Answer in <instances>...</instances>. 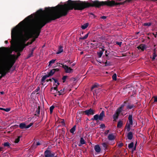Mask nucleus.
I'll list each match as a JSON object with an SVG mask.
<instances>
[{
  "mask_svg": "<svg viewBox=\"0 0 157 157\" xmlns=\"http://www.w3.org/2000/svg\"><path fill=\"white\" fill-rule=\"evenodd\" d=\"M131 127V125H128V122H127L125 127V129H126L127 132H129L130 131Z\"/></svg>",
  "mask_w": 157,
  "mask_h": 157,
  "instance_id": "obj_18",
  "label": "nucleus"
},
{
  "mask_svg": "<svg viewBox=\"0 0 157 157\" xmlns=\"http://www.w3.org/2000/svg\"><path fill=\"white\" fill-rule=\"evenodd\" d=\"M128 124L129 125H132L133 124V121H132V115L130 114L129 115L128 117Z\"/></svg>",
  "mask_w": 157,
  "mask_h": 157,
  "instance_id": "obj_6",
  "label": "nucleus"
},
{
  "mask_svg": "<svg viewBox=\"0 0 157 157\" xmlns=\"http://www.w3.org/2000/svg\"><path fill=\"white\" fill-rule=\"evenodd\" d=\"M101 18L102 19H105L106 18V17L105 16H102L101 17Z\"/></svg>",
  "mask_w": 157,
  "mask_h": 157,
  "instance_id": "obj_62",
  "label": "nucleus"
},
{
  "mask_svg": "<svg viewBox=\"0 0 157 157\" xmlns=\"http://www.w3.org/2000/svg\"><path fill=\"white\" fill-rule=\"evenodd\" d=\"M123 124V121L120 120L118 122L117 127L118 128H121L122 127Z\"/></svg>",
  "mask_w": 157,
  "mask_h": 157,
  "instance_id": "obj_19",
  "label": "nucleus"
},
{
  "mask_svg": "<svg viewBox=\"0 0 157 157\" xmlns=\"http://www.w3.org/2000/svg\"><path fill=\"white\" fill-rule=\"evenodd\" d=\"M157 56L156 53H153V56L152 57V60H154L155 59V58Z\"/></svg>",
  "mask_w": 157,
  "mask_h": 157,
  "instance_id": "obj_49",
  "label": "nucleus"
},
{
  "mask_svg": "<svg viewBox=\"0 0 157 157\" xmlns=\"http://www.w3.org/2000/svg\"><path fill=\"white\" fill-rule=\"evenodd\" d=\"M136 107V105H134L132 104L131 105H128L127 106V109H131L132 108Z\"/></svg>",
  "mask_w": 157,
  "mask_h": 157,
  "instance_id": "obj_28",
  "label": "nucleus"
},
{
  "mask_svg": "<svg viewBox=\"0 0 157 157\" xmlns=\"http://www.w3.org/2000/svg\"><path fill=\"white\" fill-rule=\"evenodd\" d=\"M55 106L53 105H52L50 107L49 109L51 114H52V113L53 112V110Z\"/></svg>",
  "mask_w": 157,
  "mask_h": 157,
  "instance_id": "obj_36",
  "label": "nucleus"
},
{
  "mask_svg": "<svg viewBox=\"0 0 157 157\" xmlns=\"http://www.w3.org/2000/svg\"><path fill=\"white\" fill-rule=\"evenodd\" d=\"M10 110V108H7L5 109L4 111L6 112H9Z\"/></svg>",
  "mask_w": 157,
  "mask_h": 157,
  "instance_id": "obj_55",
  "label": "nucleus"
},
{
  "mask_svg": "<svg viewBox=\"0 0 157 157\" xmlns=\"http://www.w3.org/2000/svg\"><path fill=\"white\" fill-rule=\"evenodd\" d=\"M117 75L116 74H114L112 76V78L113 80L116 81L117 80Z\"/></svg>",
  "mask_w": 157,
  "mask_h": 157,
  "instance_id": "obj_38",
  "label": "nucleus"
},
{
  "mask_svg": "<svg viewBox=\"0 0 157 157\" xmlns=\"http://www.w3.org/2000/svg\"><path fill=\"white\" fill-rule=\"evenodd\" d=\"M104 117H105V112L104 111H102L99 115V120L101 121H102Z\"/></svg>",
  "mask_w": 157,
  "mask_h": 157,
  "instance_id": "obj_11",
  "label": "nucleus"
},
{
  "mask_svg": "<svg viewBox=\"0 0 157 157\" xmlns=\"http://www.w3.org/2000/svg\"><path fill=\"white\" fill-rule=\"evenodd\" d=\"M21 136H18V137L15 139L14 142L15 143H18L20 141V138H21Z\"/></svg>",
  "mask_w": 157,
  "mask_h": 157,
  "instance_id": "obj_33",
  "label": "nucleus"
},
{
  "mask_svg": "<svg viewBox=\"0 0 157 157\" xmlns=\"http://www.w3.org/2000/svg\"><path fill=\"white\" fill-rule=\"evenodd\" d=\"M94 149L97 153H99L100 152L101 148L99 145H96L94 147Z\"/></svg>",
  "mask_w": 157,
  "mask_h": 157,
  "instance_id": "obj_13",
  "label": "nucleus"
},
{
  "mask_svg": "<svg viewBox=\"0 0 157 157\" xmlns=\"http://www.w3.org/2000/svg\"><path fill=\"white\" fill-rule=\"evenodd\" d=\"M52 78H50V79H47L46 81V82H48L49 81H50L51 82H52Z\"/></svg>",
  "mask_w": 157,
  "mask_h": 157,
  "instance_id": "obj_63",
  "label": "nucleus"
},
{
  "mask_svg": "<svg viewBox=\"0 0 157 157\" xmlns=\"http://www.w3.org/2000/svg\"><path fill=\"white\" fill-rule=\"evenodd\" d=\"M65 88H63V90H61L60 91H58V93H59V95H60L63 94L65 93L64 92Z\"/></svg>",
  "mask_w": 157,
  "mask_h": 157,
  "instance_id": "obj_30",
  "label": "nucleus"
},
{
  "mask_svg": "<svg viewBox=\"0 0 157 157\" xmlns=\"http://www.w3.org/2000/svg\"><path fill=\"white\" fill-rule=\"evenodd\" d=\"M48 77H49L48 76V75H45L42 78L41 80V82H42L41 84L42 85H44L43 84V82H44L45 80L47 78H48Z\"/></svg>",
  "mask_w": 157,
  "mask_h": 157,
  "instance_id": "obj_21",
  "label": "nucleus"
},
{
  "mask_svg": "<svg viewBox=\"0 0 157 157\" xmlns=\"http://www.w3.org/2000/svg\"><path fill=\"white\" fill-rule=\"evenodd\" d=\"M76 126L74 125L71 129L70 130V132L72 134H74V132L76 129Z\"/></svg>",
  "mask_w": 157,
  "mask_h": 157,
  "instance_id": "obj_22",
  "label": "nucleus"
},
{
  "mask_svg": "<svg viewBox=\"0 0 157 157\" xmlns=\"http://www.w3.org/2000/svg\"><path fill=\"white\" fill-rule=\"evenodd\" d=\"M62 65V67L63 68L65 72L66 73H71L73 72V69H71L70 67H68V66L66 65H64L62 63H59Z\"/></svg>",
  "mask_w": 157,
  "mask_h": 157,
  "instance_id": "obj_4",
  "label": "nucleus"
},
{
  "mask_svg": "<svg viewBox=\"0 0 157 157\" xmlns=\"http://www.w3.org/2000/svg\"><path fill=\"white\" fill-rule=\"evenodd\" d=\"M139 49H141L142 51H144L146 48V46L144 44H141L137 47Z\"/></svg>",
  "mask_w": 157,
  "mask_h": 157,
  "instance_id": "obj_10",
  "label": "nucleus"
},
{
  "mask_svg": "<svg viewBox=\"0 0 157 157\" xmlns=\"http://www.w3.org/2000/svg\"><path fill=\"white\" fill-rule=\"evenodd\" d=\"M90 44L92 45L93 47H97V46L98 45V44L97 43H96L94 44L91 43Z\"/></svg>",
  "mask_w": 157,
  "mask_h": 157,
  "instance_id": "obj_41",
  "label": "nucleus"
},
{
  "mask_svg": "<svg viewBox=\"0 0 157 157\" xmlns=\"http://www.w3.org/2000/svg\"><path fill=\"white\" fill-rule=\"evenodd\" d=\"M98 86V84L97 83H95V84L93 85L91 87V90L92 91L94 88L97 87Z\"/></svg>",
  "mask_w": 157,
  "mask_h": 157,
  "instance_id": "obj_27",
  "label": "nucleus"
},
{
  "mask_svg": "<svg viewBox=\"0 0 157 157\" xmlns=\"http://www.w3.org/2000/svg\"><path fill=\"white\" fill-rule=\"evenodd\" d=\"M33 123H30V124L29 125H26V128H29L32 125H33Z\"/></svg>",
  "mask_w": 157,
  "mask_h": 157,
  "instance_id": "obj_45",
  "label": "nucleus"
},
{
  "mask_svg": "<svg viewBox=\"0 0 157 157\" xmlns=\"http://www.w3.org/2000/svg\"><path fill=\"white\" fill-rule=\"evenodd\" d=\"M132 0H126L122 2H116L113 0H107L105 1L100 2L98 1H92L90 3L86 2L85 1H72L68 0V2L71 7L73 8L75 10H82L85 8L90 7H94L99 8L101 6H107L112 7L114 6L123 5L126 3H128Z\"/></svg>",
  "mask_w": 157,
  "mask_h": 157,
  "instance_id": "obj_2",
  "label": "nucleus"
},
{
  "mask_svg": "<svg viewBox=\"0 0 157 157\" xmlns=\"http://www.w3.org/2000/svg\"><path fill=\"white\" fill-rule=\"evenodd\" d=\"M109 54V53L108 52L107 50H106L105 51V55L106 56L108 57V55Z\"/></svg>",
  "mask_w": 157,
  "mask_h": 157,
  "instance_id": "obj_58",
  "label": "nucleus"
},
{
  "mask_svg": "<svg viewBox=\"0 0 157 157\" xmlns=\"http://www.w3.org/2000/svg\"><path fill=\"white\" fill-rule=\"evenodd\" d=\"M33 36H34L35 38H34L33 39H32L31 41V42H32V44L33 43V42H34L35 40L36 39V38H35V35H33L32 37H33Z\"/></svg>",
  "mask_w": 157,
  "mask_h": 157,
  "instance_id": "obj_53",
  "label": "nucleus"
},
{
  "mask_svg": "<svg viewBox=\"0 0 157 157\" xmlns=\"http://www.w3.org/2000/svg\"><path fill=\"white\" fill-rule=\"evenodd\" d=\"M40 106H39L37 109L36 110V113L35 114V116L39 117V114H40Z\"/></svg>",
  "mask_w": 157,
  "mask_h": 157,
  "instance_id": "obj_14",
  "label": "nucleus"
},
{
  "mask_svg": "<svg viewBox=\"0 0 157 157\" xmlns=\"http://www.w3.org/2000/svg\"><path fill=\"white\" fill-rule=\"evenodd\" d=\"M104 51L105 50H101L99 52H97V54L99 58H101V57Z\"/></svg>",
  "mask_w": 157,
  "mask_h": 157,
  "instance_id": "obj_23",
  "label": "nucleus"
},
{
  "mask_svg": "<svg viewBox=\"0 0 157 157\" xmlns=\"http://www.w3.org/2000/svg\"><path fill=\"white\" fill-rule=\"evenodd\" d=\"M57 88L58 87L56 86L54 87H52L50 89V91L52 92H54L52 91L53 89H54L55 90H56V91H58V90H57Z\"/></svg>",
  "mask_w": 157,
  "mask_h": 157,
  "instance_id": "obj_34",
  "label": "nucleus"
},
{
  "mask_svg": "<svg viewBox=\"0 0 157 157\" xmlns=\"http://www.w3.org/2000/svg\"><path fill=\"white\" fill-rule=\"evenodd\" d=\"M151 25V22H149V23H144L143 24V26H150Z\"/></svg>",
  "mask_w": 157,
  "mask_h": 157,
  "instance_id": "obj_37",
  "label": "nucleus"
},
{
  "mask_svg": "<svg viewBox=\"0 0 157 157\" xmlns=\"http://www.w3.org/2000/svg\"><path fill=\"white\" fill-rule=\"evenodd\" d=\"M55 72L53 71L52 69L48 73V75L49 77L52 76L55 73Z\"/></svg>",
  "mask_w": 157,
  "mask_h": 157,
  "instance_id": "obj_25",
  "label": "nucleus"
},
{
  "mask_svg": "<svg viewBox=\"0 0 157 157\" xmlns=\"http://www.w3.org/2000/svg\"><path fill=\"white\" fill-rule=\"evenodd\" d=\"M55 155V154L52 153L51 152V157H54Z\"/></svg>",
  "mask_w": 157,
  "mask_h": 157,
  "instance_id": "obj_61",
  "label": "nucleus"
},
{
  "mask_svg": "<svg viewBox=\"0 0 157 157\" xmlns=\"http://www.w3.org/2000/svg\"><path fill=\"white\" fill-rule=\"evenodd\" d=\"M60 83H59L58 82L57 83H56V84H53V86H58L59 85Z\"/></svg>",
  "mask_w": 157,
  "mask_h": 157,
  "instance_id": "obj_59",
  "label": "nucleus"
},
{
  "mask_svg": "<svg viewBox=\"0 0 157 157\" xmlns=\"http://www.w3.org/2000/svg\"><path fill=\"white\" fill-rule=\"evenodd\" d=\"M63 51V47L61 46L59 47L58 52L56 53L57 54H59Z\"/></svg>",
  "mask_w": 157,
  "mask_h": 157,
  "instance_id": "obj_16",
  "label": "nucleus"
},
{
  "mask_svg": "<svg viewBox=\"0 0 157 157\" xmlns=\"http://www.w3.org/2000/svg\"><path fill=\"white\" fill-rule=\"evenodd\" d=\"M98 119L99 120V115L98 114H96L94 116V118H92L91 120H95L96 121L98 120Z\"/></svg>",
  "mask_w": 157,
  "mask_h": 157,
  "instance_id": "obj_26",
  "label": "nucleus"
},
{
  "mask_svg": "<svg viewBox=\"0 0 157 157\" xmlns=\"http://www.w3.org/2000/svg\"><path fill=\"white\" fill-rule=\"evenodd\" d=\"M109 130H105V132H104V134L105 136L109 132Z\"/></svg>",
  "mask_w": 157,
  "mask_h": 157,
  "instance_id": "obj_52",
  "label": "nucleus"
},
{
  "mask_svg": "<svg viewBox=\"0 0 157 157\" xmlns=\"http://www.w3.org/2000/svg\"><path fill=\"white\" fill-rule=\"evenodd\" d=\"M94 110L90 108L89 109L83 111V113L88 116L90 115H93L94 114Z\"/></svg>",
  "mask_w": 157,
  "mask_h": 157,
  "instance_id": "obj_5",
  "label": "nucleus"
},
{
  "mask_svg": "<svg viewBox=\"0 0 157 157\" xmlns=\"http://www.w3.org/2000/svg\"><path fill=\"white\" fill-rule=\"evenodd\" d=\"M89 33H87V34H86L84 36H83V37H80V39H81V40H85V39H86L88 37V35H89Z\"/></svg>",
  "mask_w": 157,
  "mask_h": 157,
  "instance_id": "obj_32",
  "label": "nucleus"
},
{
  "mask_svg": "<svg viewBox=\"0 0 157 157\" xmlns=\"http://www.w3.org/2000/svg\"><path fill=\"white\" fill-rule=\"evenodd\" d=\"M5 48H0V79L10 72L15 62L14 55L6 56L5 53Z\"/></svg>",
  "mask_w": 157,
  "mask_h": 157,
  "instance_id": "obj_3",
  "label": "nucleus"
},
{
  "mask_svg": "<svg viewBox=\"0 0 157 157\" xmlns=\"http://www.w3.org/2000/svg\"><path fill=\"white\" fill-rule=\"evenodd\" d=\"M67 77V76H63L62 79L63 80V83L64 82Z\"/></svg>",
  "mask_w": 157,
  "mask_h": 157,
  "instance_id": "obj_42",
  "label": "nucleus"
},
{
  "mask_svg": "<svg viewBox=\"0 0 157 157\" xmlns=\"http://www.w3.org/2000/svg\"><path fill=\"white\" fill-rule=\"evenodd\" d=\"M61 123L62 124V125L65 126V121H64V119H62V121L61 122Z\"/></svg>",
  "mask_w": 157,
  "mask_h": 157,
  "instance_id": "obj_50",
  "label": "nucleus"
},
{
  "mask_svg": "<svg viewBox=\"0 0 157 157\" xmlns=\"http://www.w3.org/2000/svg\"><path fill=\"white\" fill-rule=\"evenodd\" d=\"M116 44H117L118 45H119L120 46H121V45L122 44V42H116Z\"/></svg>",
  "mask_w": 157,
  "mask_h": 157,
  "instance_id": "obj_57",
  "label": "nucleus"
},
{
  "mask_svg": "<svg viewBox=\"0 0 157 157\" xmlns=\"http://www.w3.org/2000/svg\"><path fill=\"white\" fill-rule=\"evenodd\" d=\"M26 125L25 123H21L19 125V127L21 129L26 128Z\"/></svg>",
  "mask_w": 157,
  "mask_h": 157,
  "instance_id": "obj_15",
  "label": "nucleus"
},
{
  "mask_svg": "<svg viewBox=\"0 0 157 157\" xmlns=\"http://www.w3.org/2000/svg\"><path fill=\"white\" fill-rule=\"evenodd\" d=\"M52 79H53L54 81V84H55L56 83H57L58 82V80L55 78H52Z\"/></svg>",
  "mask_w": 157,
  "mask_h": 157,
  "instance_id": "obj_51",
  "label": "nucleus"
},
{
  "mask_svg": "<svg viewBox=\"0 0 157 157\" xmlns=\"http://www.w3.org/2000/svg\"><path fill=\"white\" fill-rule=\"evenodd\" d=\"M53 71L55 72V73L56 72H58L59 71V69L58 68H55L52 69Z\"/></svg>",
  "mask_w": 157,
  "mask_h": 157,
  "instance_id": "obj_54",
  "label": "nucleus"
},
{
  "mask_svg": "<svg viewBox=\"0 0 157 157\" xmlns=\"http://www.w3.org/2000/svg\"><path fill=\"white\" fill-rule=\"evenodd\" d=\"M124 106V105H121V106L118 108L116 110V112H115L116 113L118 114H120L122 110V109L123 107Z\"/></svg>",
  "mask_w": 157,
  "mask_h": 157,
  "instance_id": "obj_9",
  "label": "nucleus"
},
{
  "mask_svg": "<svg viewBox=\"0 0 157 157\" xmlns=\"http://www.w3.org/2000/svg\"><path fill=\"white\" fill-rule=\"evenodd\" d=\"M97 90H95V91L94 92V95L95 94V96H96V98H98V97L99 94L97 93Z\"/></svg>",
  "mask_w": 157,
  "mask_h": 157,
  "instance_id": "obj_47",
  "label": "nucleus"
},
{
  "mask_svg": "<svg viewBox=\"0 0 157 157\" xmlns=\"http://www.w3.org/2000/svg\"><path fill=\"white\" fill-rule=\"evenodd\" d=\"M89 25L88 23H86L84 24L83 25H82L81 28L83 29H85L87 28Z\"/></svg>",
  "mask_w": 157,
  "mask_h": 157,
  "instance_id": "obj_29",
  "label": "nucleus"
},
{
  "mask_svg": "<svg viewBox=\"0 0 157 157\" xmlns=\"http://www.w3.org/2000/svg\"><path fill=\"white\" fill-rule=\"evenodd\" d=\"M111 65V63L109 61H107L106 60V62L105 63V66H110Z\"/></svg>",
  "mask_w": 157,
  "mask_h": 157,
  "instance_id": "obj_35",
  "label": "nucleus"
},
{
  "mask_svg": "<svg viewBox=\"0 0 157 157\" xmlns=\"http://www.w3.org/2000/svg\"><path fill=\"white\" fill-rule=\"evenodd\" d=\"M119 114L115 113L113 115V118L114 119L113 121H116V120L118 119Z\"/></svg>",
  "mask_w": 157,
  "mask_h": 157,
  "instance_id": "obj_17",
  "label": "nucleus"
},
{
  "mask_svg": "<svg viewBox=\"0 0 157 157\" xmlns=\"http://www.w3.org/2000/svg\"><path fill=\"white\" fill-rule=\"evenodd\" d=\"M56 61V59H52L51 61H50L49 62V63L48 65V66H51V64L53 63H55Z\"/></svg>",
  "mask_w": 157,
  "mask_h": 157,
  "instance_id": "obj_40",
  "label": "nucleus"
},
{
  "mask_svg": "<svg viewBox=\"0 0 157 157\" xmlns=\"http://www.w3.org/2000/svg\"><path fill=\"white\" fill-rule=\"evenodd\" d=\"M105 126L104 124H102L100 125V128L103 129L105 128Z\"/></svg>",
  "mask_w": 157,
  "mask_h": 157,
  "instance_id": "obj_44",
  "label": "nucleus"
},
{
  "mask_svg": "<svg viewBox=\"0 0 157 157\" xmlns=\"http://www.w3.org/2000/svg\"><path fill=\"white\" fill-rule=\"evenodd\" d=\"M51 153L50 150H47L44 152V156L45 157H51Z\"/></svg>",
  "mask_w": 157,
  "mask_h": 157,
  "instance_id": "obj_8",
  "label": "nucleus"
},
{
  "mask_svg": "<svg viewBox=\"0 0 157 157\" xmlns=\"http://www.w3.org/2000/svg\"><path fill=\"white\" fill-rule=\"evenodd\" d=\"M68 2L63 5H58L56 7H46L44 10L40 9L36 13L40 17L36 21L35 24L33 14L26 17L23 21L14 28L11 31L12 40L10 41L11 45L14 44L17 40L18 43L15 46L16 52H22L26 46L32 44L31 42H26L32 38L33 35L37 38L41 32V29L47 23L67 15L70 10H72Z\"/></svg>",
  "mask_w": 157,
  "mask_h": 157,
  "instance_id": "obj_1",
  "label": "nucleus"
},
{
  "mask_svg": "<svg viewBox=\"0 0 157 157\" xmlns=\"http://www.w3.org/2000/svg\"><path fill=\"white\" fill-rule=\"evenodd\" d=\"M107 138L109 140L112 141L115 139V136L113 133H111L108 135Z\"/></svg>",
  "mask_w": 157,
  "mask_h": 157,
  "instance_id": "obj_7",
  "label": "nucleus"
},
{
  "mask_svg": "<svg viewBox=\"0 0 157 157\" xmlns=\"http://www.w3.org/2000/svg\"><path fill=\"white\" fill-rule=\"evenodd\" d=\"M102 146H103L104 149H106L108 145L105 143H103L102 144Z\"/></svg>",
  "mask_w": 157,
  "mask_h": 157,
  "instance_id": "obj_39",
  "label": "nucleus"
},
{
  "mask_svg": "<svg viewBox=\"0 0 157 157\" xmlns=\"http://www.w3.org/2000/svg\"><path fill=\"white\" fill-rule=\"evenodd\" d=\"M33 52H31L28 55L27 58H29L31 57H32L33 56Z\"/></svg>",
  "mask_w": 157,
  "mask_h": 157,
  "instance_id": "obj_46",
  "label": "nucleus"
},
{
  "mask_svg": "<svg viewBox=\"0 0 157 157\" xmlns=\"http://www.w3.org/2000/svg\"><path fill=\"white\" fill-rule=\"evenodd\" d=\"M134 147V143L133 142L131 143L128 146V147L130 149H131Z\"/></svg>",
  "mask_w": 157,
  "mask_h": 157,
  "instance_id": "obj_31",
  "label": "nucleus"
},
{
  "mask_svg": "<svg viewBox=\"0 0 157 157\" xmlns=\"http://www.w3.org/2000/svg\"><path fill=\"white\" fill-rule=\"evenodd\" d=\"M152 34L154 36L155 38H156L157 37V32H156L155 34L154 33H153Z\"/></svg>",
  "mask_w": 157,
  "mask_h": 157,
  "instance_id": "obj_60",
  "label": "nucleus"
},
{
  "mask_svg": "<svg viewBox=\"0 0 157 157\" xmlns=\"http://www.w3.org/2000/svg\"><path fill=\"white\" fill-rule=\"evenodd\" d=\"M80 143L81 144H86V142L84 140L82 137H81L80 139ZM78 146H81V145L79 144L78 145Z\"/></svg>",
  "mask_w": 157,
  "mask_h": 157,
  "instance_id": "obj_24",
  "label": "nucleus"
},
{
  "mask_svg": "<svg viewBox=\"0 0 157 157\" xmlns=\"http://www.w3.org/2000/svg\"><path fill=\"white\" fill-rule=\"evenodd\" d=\"M123 145V144L121 142H119V144H118V147H119L120 148H121L122 147Z\"/></svg>",
  "mask_w": 157,
  "mask_h": 157,
  "instance_id": "obj_43",
  "label": "nucleus"
},
{
  "mask_svg": "<svg viewBox=\"0 0 157 157\" xmlns=\"http://www.w3.org/2000/svg\"><path fill=\"white\" fill-rule=\"evenodd\" d=\"M14 49H15V51L16 52H18V53H17V57H18L19 56H20V55H21L20 52H18H18H16V51L15 50V47Z\"/></svg>",
  "mask_w": 157,
  "mask_h": 157,
  "instance_id": "obj_56",
  "label": "nucleus"
},
{
  "mask_svg": "<svg viewBox=\"0 0 157 157\" xmlns=\"http://www.w3.org/2000/svg\"><path fill=\"white\" fill-rule=\"evenodd\" d=\"M133 136V133L131 132H129L127 134V137L128 139L131 140L132 139Z\"/></svg>",
  "mask_w": 157,
  "mask_h": 157,
  "instance_id": "obj_12",
  "label": "nucleus"
},
{
  "mask_svg": "<svg viewBox=\"0 0 157 157\" xmlns=\"http://www.w3.org/2000/svg\"><path fill=\"white\" fill-rule=\"evenodd\" d=\"M3 145L4 147H7L8 148H10V146L11 145V144L8 142H5Z\"/></svg>",
  "mask_w": 157,
  "mask_h": 157,
  "instance_id": "obj_20",
  "label": "nucleus"
},
{
  "mask_svg": "<svg viewBox=\"0 0 157 157\" xmlns=\"http://www.w3.org/2000/svg\"><path fill=\"white\" fill-rule=\"evenodd\" d=\"M40 90V88L39 87H38L34 91H33L32 94H34V92L36 93L38 92Z\"/></svg>",
  "mask_w": 157,
  "mask_h": 157,
  "instance_id": "obj_48",
  "label": "nucleus"
},
{
  "mask_svg": "<svg viewBox=\"0 0 157 157\" xmlns=\"http://www.w3.org/2000/svg\"><path fill=\"white\" fill-rule=\"evenodd\" d=\"M154 102H157V98L155 97L154 98Z\"/></svg>",
  "mask_w": 157,
  "mask_h": 157,
  "instance_id": "obj_64",
  "label": "nucleus"
}]
</instances>
